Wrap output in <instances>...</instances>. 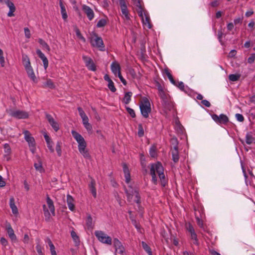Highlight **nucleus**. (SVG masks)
<instances>
[{
	"label": "nucleus",
	"instance_id": "obj_23",
	"mask_svg": "<svg viewBox=\"0 0 255 255\" xmlns=\"http://www.w3.org/2000/svg\"><path fill=\"white\" fill-rule=\"evenodd\" d=\"M111 67V70L115 75H116L117 73L119 74V72H121V67L120 64L118 62H113Z\"/></svg>",
	"mask_w": 255,
	"mask_h": 255
},
{
	"label": "nucleus",
	"instance_id": "obj_46",
	"mask_svg": "<svg viewBox=\"0 0 255 255\" xmlns=\"http://www.w3.org/2000/svg\"><path fill=\"white\" fill-rule=\"evenodd\" d=\"M61 142H57V143H56V150L57 152V154L59 156H61V154H62V151H61Z\"/></svg>",
	"mask_w": 255,
	"mask_h": 255
},
{
	"label": "nucleus",
	"instance_id": "obj_45",
	"mask_svg": "<svg viewBox=\"0 0 255 255\" xmlns=\"http://www.w3.org/2000/svg\"><path fill=\"white\" fill-rule=\"evenodd\" d=\"M83 59L84 61L86 66H88L89 64H90L91 62L93 61L90 57L86 56H83Z\"/></svg>",
	"mask_w": 255,
	"mask_h": 255
},
{
	"label": "nucleus",
	"instance_id": "obj_37",
	"mask_svg": "<svg viewBox=\"0 0 255 255\" xmlns=\"http://www.w3.org/2000/svg\"><path fill=\"white\" fill-rule=\"evenodd\" d=\"M141 245L143 249L144 250V251L147 252V254L150 253L152 252L151 248L149 247V246L144 242H141Z\"/></svg>",
	"mask_w": 255,
	"mask_h": 255
},
{
	"label": "nucleus",
	"instance_id": "obj_26",
	"mask_svg": "<svg viewBox=\"0 0 255 255\" xmlns=\"http://www.w3.org/2000/svg\"><path fill=\"white\" fill-rule=\"evenodd\" d=\"M22 61L25 69L31 66L29 58L27 55L24 54L22 55Z\"/></svg>",
	"mask_w": 255,
	"mask_h": 255
},
{
	"label": "nucleus",
	"instance_id": "obj_50",
	"mask_svg": "<svg viewBox=\"0 0 255 255\" xmlns=\"http://www.w3.org/2000/svg\"><path fill=\"white\" fill-rule=\"evenodd\" d=\"M0 63L1 66L3 67L4 65V58L3 56V51L1 49H0Z\"/></svg>",
	"mask_w": 255,
	"mask_h": 255
},
{
	"label": "nucleus",
	"instance_id": "obj_41",
	"mask_svg": "<svg viewBox=\"0 0 255 255\" xmlns=\"http://www.w3.org/2000/svg\"><path fill=\"white\" fill-rule=\"evenodd\" d=\"M190 236L191 239L193 241V244L197 246H198L199 243L198 239L197 238V235L196 234V233L194 234L192 233V234H191Z\"/></svg>",
	"mask_w": 255,
	"mask_h": 255
},
{
	"label": "nucleus",
	"instance_id": "obj_38",
	"mask_svg": "<svg viewBox=\"0 0 255 255\" xmlns=\"http://www.w3.org/2000/svg\"><path fill=\"white\" fill-rule=\"evenodd\" d=\"M34 166L36 170L39 171L41 173L44 172V171L41 162H39L38 163H35L34 164Z\"/></svg>",
	"mask_w": 255,
	"mask_h": 255
},
{
	"label": "nucleus",
	"instance_id": "obj_60",
	"mask_svg": "<svg viewBox=\"0 0 255 255\" xmlns=\"http://www.w3.org/2000/svg\"><path fill=\"white\" fill-rule=\"evenodd\" d=\"M169 79L170 81L174 85H176V81L174 80L172 75L170 73H168L167 76Z\"/></svg>",
	"mask_w": 255,
	"mask_h": 255
},
{
	"label": "nucleus",
	"instance_id": "obj_57",
	"mask_svg": "<svg viewBox=\"0 0 255 255\" xmlns=\"http://www.w3.org/2000/svg\"><path fill=\"white\" fill-rule=\"evenodd\" d=\"M25 36L26 38H29L31 36L30 31L27 27L24 28Z\"/></svg>",
	"mask_w": 255,
	"mask_h": 255
},
{
	"label": "nucleus",
	"instance_id": "obj_44",
	"mask_svg": "<svg viewBox=\"0 0 255 255\" xmlns=\"http://www.w3.org/2000/svg\"><path fill=\"white\" fill-rule=\"evenodd\" d=\"M138 135L139 137H142L144 135V130L141 124L138 125Z\"/></svg>",
	"mask_w": 255,
	"mask_h": 255
},
{
	"label": "nucleus",
	"instance_id": "obj_53",
	"mask_svg": "<svg viewBox=\"0 0 255 255\" xmlns=\"http://www.w3.org/2000/svg\"><path fill=\"white\" fill-rule=\"evenodd\" d=\"M89 70L95 71L96 70V67L93 61L90 64L86 66Z\"/></svg>",
	"mask_w": 255,
	"mask_h": 255
},
{
	"label": "nucleus",
	"instance_id": "obj_32",
	"mask_svg": "<svg viewBox=\"0 0 255 255\" xmlns=\"http://www.w3.org/2000/svg\"><path fill=\"white\" fill-rule=\"evenodd\" d=\"M43 86L44 87H47L51 89L55 88L54 84L50 79L46 80V81L44 83Z\"/></svg>",
	"mask_w": 255,
	"mask_h": 255
},
{
	"label": "nucleus",
	"instance_id": "obj_18",
	"mask_svg": "<svg viewBox=\"0 0 255 255\" xmlns=\"http://www.w3.org/2000/svg\"><path fill=\"white\" fill-rule=\"evenodd\" d=\"M26 73L28 75V77L34 83L37 82V78L35 75L33 70L32 67H29L25 69Z\"/></svg>",
	"mask_w": 255,
	"mask_h": 255
},
{
	"label": "nucleus",
	"instance_id": "obj_51",
	"mask_svg": "<svg viewBox=\"0 0 255 255\" xmlns=\"http://www.w3.org/2000/svg\"><path fill=\"white\" fill-rule=\"evenodd\" d=\"M255 60V53L251 54L248 59V62L250 64L254 63Z\"/></svg>",
	"mask_w": 255,
	"mask_h": 255
},
{
	"label": "nucleus",
	"instance_id": "obj_2",
	"mask_svg": "<svg viewBox=\"0 0 255 255\" xmlns=\"http://www.w3.org/2000/svg\"><path fill=\"white\" fill-rule=\"evenodd\" d=\"M71 133L73 137L78 143V149L80 153L86 158H90V155L86 149L87 143L83 137L75 130H72Z\"/></svg>",
	"mask_w": 255,
	"mask_h": 255
},
{
	"label": "nucleus",
	"instance_id": "obj_1",
	"mask_svg": "<svg viewBox=\"0 0 255 255\" xmlns=\"http://www.w3.org/2000/svg\"><path fill=\"white\" fill-rule=\"evenodd\" d=\"M156 172L160 178L162 186L165 187L167 183V181L164 174V168L162 164L160 162H157L155 163L150 164V174L152 177V182L154 184H157V179L155 173Z\"/></svg>",
	"mask_w": 255,
	"mask_h": 255
},
{
	"label": "nucleus",
	"instance_id": "obj_20",
	"mask_svg": "<svg viewBox=\"0 0 255 255\" xmlns=\"http://www.w3.org/2000/svg\"><path fill=\"white\" fill-rule=\"evenodd\" d=\"M7 233L9 238L12 241H16L17 238L14 234V231L12 229V227L10 225H9L6 228Z\"/></svg>",
	"mask_w": 255,
	"mask_h": 255
},
{
	"label": "nucleus",
	"instance_id": "obj_49",
	"mask_svg": "<svg viewBox=\"0 0 255 255\" xmlns=\"http://www.w3.org/2000/svg\"><path fill=\"white\" fill-rule=\"evenodd\" d=\"M196 219L197 221V225L199 226V227L204 230V226L203 221L198 217H196Z\"/></svg>",
	"mask_w": 255,
	"mask_h": 255
},
{
	"label": "nucleus",
	"instance_id": "obj_7",
	"mask_svg": "<svg viewBox=\"0 0 255 255\" xmlns=\"http://www.w3.org/2000/svg\"><path fill=\"white\" fill-rule=\"evenodd\" d=\"M91 43L93 47L99 49L101 51H105V45L101 37L95 34L91 39Z\"/></svg>",
	"mask_w": 255,
	"mask_h": 255
},
{
	"label": "nucleus",
	"instance_id": "obj_35",
	"mask_svg": "<svg viewBox=\"0 0 255 255\" xmlns=\"http://www.w3.org/2000/svg\"><path fill=\"white\" fill-rule=\"evenodd\" d=\"M149 154L151 157H155L156 155V146L153 145L149 149Z\"/></svg>",
	"mask_w": 255,
	"mask_h": 255
},
{
	"label": "nucleus",
	"instance_id": "obj_14",
	"mask_svg": "<svg viewBox=\"0 0 255 255\" xmlns=\"http://www.w3.org/2000/svg\"><path fill=\"white\" fill-rule=\"evenodd\" d=\"M82 10L86 14L89 20H92L94 17V12L92 8L85 4L82 5Z\"/></svg>",
	"mask_w": 255,
	"mask_h": 255
},
{
	"label": "nucleus",
	"instance_id": "obj_25",
	"mask_svg": "<svg viewBox=\"0 0 255 255\" xmlns=\"http://www.w3.org/2000/svg\"><path fill=\"white\" fill-rule=\"evenodd\" d=\"M74 199L70 195H67V203L69 209L73 211L75 210V205L73 203Z\"/></svg>",
	"mask_w": 255,
	"mask_h": 255
},
{
	"label": "nucleus",
	"instance_id": "obj_17",
	"mask_svg": "<svg viewBox=\"0 0 255 255\" xmlns=\"http://www.w3.org/2000/svg\"><path fill=\"white\" fill-rule=\"evenodd\" d=\"M5 3L9 8V11L7 13V16L8 17L13 16L14 15L13 13L16 9L13 3L9 0H7L5 1Z\"/></svg>",
	"mask_w": 255,
	"mask_h": 255
},
{
	"label": "nucleus",
	"instance_id": "obj_15",
	"mask_svg": "<svg viewBox=\"0 0 255 255\" xmlns=\"http://www.w3.org/2000/svg\"><path fill=\"white\" fill-rule=\"evenodd\" d=\"M23 134L24 135V138L28 143L29 146L34 147V145H35V140L34 138L31 136L30 132L28 130H24Z\"/></svg>",
	"mask_w": 255,
	"mask_h": 255
},
{
	"label": "nucleus",
	"instance_id": "obj_42",
	"mask_svg": "<svg viewBox=\"0 0 255 255\" xmlns=\"http://www.w3.org/2000/svg\"><path fill=\"white\" fill-rule=\"evenodd\" d=\"M108 87L112 92H115L117 90L116 88L114 86V83L112 80H111L110 81L108 82Z\"/></svg>",
	"mask_w": 255,
	"mask_h": 255
},
{
	"label": "nucleus",
	"instance_id": "obj_59",
	"mask_svg": "<svg viewBox=\"0 0 255 255\" xmlns=\"http://www.w3.org/2000/svg\"><path fill=\"white\" fill-rule=\"evenodd\" d=\"M43 61L44 68L46 69L48 66V61L46 56L41 59Z\"/></svg>",
	"mask_w": 255,
	"mask_h": 255
},
{
	"label": "nucleus",
	"instance_id": "obj_27",
	"mask_svg": "<svg viewBox=\"0 0 255 255\" xmlns=\"http://www.w3.org/2000/svg\"><path fill=\"white\" fill-rule=\"evenodd\" d=\"M9 206L11 209L12 212L13 214H17L18 213V209L15 205L14 199L13 197H11L9 200Z\"/></svg>",
	"mask_w": 255,
	"mask_h": 255
},
{
	"label": "nucleus",
	"instance_id": "obj_31",
	"mask_svg": "<svg viewBox=\"0 0 255 255\" xmlns=\"http://www.w3.org/2000/svg\"><path fill=\"white\" fill-rule=\"evenodd\" d=\"M43 209L44 211V215L45 218V220L46 221H49L51 217V215L50 214L49 211H48V209L47 208L45 205H43Z\"/></svg>",
	"mask_w": 255,
	"mask_h": 255
},
{
	"label": "nucleus",
	"instance_id": "obj_36",
	"mask_svg": "<svg viewBox=\"0 0 255 255\" xmlns=\"http://www.w3.org/2000/svg\"><path fill=\"white\" fill-rule=\"evenodd\" d=\"M241 77L240 74H230L229 76V79L231 81H237L239 80Z\"/></svg>",
	"mask_w": 255,
	"mask_h": 255
},
{
	"label": "nucleus",
	"instance_id": "obj_58",
	"mask_svg": "<svg viewBox=\"0 0 255 255\" xmlns=\"http://www.w3.org/2000/svg\"><path fill=\"white\" fill-rule=\"evenodd\" d=\"M36 251L39 254V255H44V254L42 251V248L39 244H37L36 246Z\"/></svg>",
	"mask_w": 255,
	"mask_h": 255
},
{
	"label": "nucleus",
	"instance_id": "obj_39",
	"mask_svg": "<svg viewBox=\"0 0 255 255\" xmlns=\"http://www.w3.org/2000/svg\"><path fill=\"white\" fill-rule=\"evenodd\" d=\"M136 7H137L136 10H137V12L138 13V16L139 17H140L141 19H143V17H144L143 16L144 10L142 8L141 5L140 4V5L136 6Z\"/></svg>",
	"mask_w": 255,
	"mask_h": 255
},
{
	"label": "nucleus",
	"instance_id": "obj_61",
	"mask_svg": "<svg viewBox=\"0 0 255 255\" xmlns=\"http://www.w3.org/2000/svg\"><path fill=\"white\" fill-rule=\"evenodd\" d=\"M118 77L119 78H120V80L121 81V82L123 83V84L124 85H127V81L126 80L123 78V77L122 76V74H121V72H119V74H118Z\"/></svg>",
	"mask_w": 255,
	"mask_h": 255
},
{
	"label": "nucleus",
	"instance_id": "obj_43",
	"mask_svg": "<svg viewBox=\"0 0 255 255\" xmlns=\"http://www.w3.org/2000/svg\"><path fill=\"white\" fill-rule=\"evenodd\" d=\"M75 31L76 32V34L77 36L79 39H81L84 42H85L86 41L85 38L82 36L80 30L78 28H77V27L75 28Z\"/></svg>",
	"mask_w": 255,
	"mask_h": 255
},
{
	"label": "nucleus",
	"instance_id": "obj_63",
	"mask_svg": "<svg viewBox=\"0 0 255 255\" xmlns=\"http://www.w3.org/2000/svg\"><path fill=\"white\" fill-rule=\"evenodd\" d=\"M210 5L213 7H216L219 5V2L217 0H214L210 3Z\"/></svg>",
	"mask_w": 255,
	"mask_h": 255
},
{
	"label": "nucleus",
	"instance_id": "obj_40",
	"mask_svg": "<svg viewBox=\"0 0 255 255\" xmlns=\"http://www.w3.org/2000/svg\"><path fill=\"white\" fill-rule=\"evenodd\" d=\"M107 22L106 19H101L97 22V27L99 28L103 27L106 25Z\"/></svg>",
	"mask_w": 255,
	"mask_h": 255
},
{
	"label": "nucleus",
	"instance_id": "obj_13",
	"mask_svg": "<svg viewBox=\"0 0 255 255\" xmlns=\"http://www.w3.org/2000/svg\"><path fill=\"white\" fill-rule=\"evenodd\" d=\"M46 118L53 129L55 131H57L59 129V126L58 123L54 120L51 115L48 114H46Z\"/></svg>",
	"mask_w": 255,
	"mask_h": 255
},
{
	"label": "nucleus",
	"instance_id": "obj_10",
	"mask_svg": "<svg viewBox=\"0 0 255 255\" xmlns=\"http://www.w3.org/2000/svg\"><path fill=\"white\" fill-rule=\"evenodd\" d=\"M160 98L162 101V104L165 108L170 109L173 107V104L170 100L169 95L165 92H163L159 94Z\"/></svg>",
	"mask_w": 255,
	"mask_h": 255
},
{
	"label": "nucleus",
	"instance_id": "obj_52",
	"mask_svg": "<svg viewBox=\"0 0 255 255\" xmlns=\"http://www.w3.org/2000/svg\"><path fill=\"white\" fill-rule=\"evenodd\" d=\"M177 87H178L181 90L184 91V84L182 82H179L178 83L176 82V85Z\"/></svg>",
	"mask_w": 255,
	"mask_h": 255
},
{
	"label": "nucleus",
	"instance_id": "obj_48",
	"mask_svg": "<svg viewBox=\"0 0 255 255\" xmlns=\"http://www.w3.org/2000/svg\"><path fill=\"white\" fill-rule=\"evenodd\" d=\"M126 110H127L128 113L130 115V116L132 118H133L135 117L136 115H135V112L133 109H131L129 107H126Z\"/></svg>",
	"mask_w": 255,
	"mask_h": 255
},
{
	"label": "nucleus",
	"instance_id": "obj_28",
	"mask_svg": "<svg viewBox=\"0 0 255 255\" xmlns=\"http://www.w3.org/2000/svg\"><path fill=\"white\" fill-rule=\"evenodd\" d=\"M86 224L88 229H92L94 227L92 218L89 214L88 215L86 220Z\"/></svg>",
	"mask_w": 255,
	"mask_h": 255
},
{
	"label": "nucleus",
	"instance_id": "obj_12",
	"mask_svg": "<svg viewBox=\"0 0 255 255\" xmlns=\"http://www.w3.org/2000/svg\"><path fill=\"white\" fill-rule=\"evenodd\" d=\"M114 246L116 250V252L123 255L125 253V249L122 243L117 238L114 239Z\"/></svg>",
	"mask_w": 255,
	"mask_h": 255
},
{
	"label": "nucleus",
	"instance_id": "obj_4",
	"mask_svg": "<svg viewBox=\"0 0 255 255\" xmlns=\"http://www.w3.org/2000/svg\"><path fill=\"white\" fill-rule=\"evenodd\" d=\"M139 108L143 117L145 118H147L151 110L150 104L148 100L146 98L144 99L143 102H141L139 105Z\"/></svg>",
	"mask_w": 255,
	"mask_h": 255
},
{
	"label": "nucleus",
	"instance_id": "obj_21",
	"mask_svg": "<svg viewBox=\"0 0 255 255\" xmlns=\"http://www.w3.org/2000/svg\"><path fill=\"white\" fill-rule=\"evenodd\" d=\"M59 5L61 9V13L62 18L64 20H66L68 17V15L67 14L65 4L62 0H59Z\"/></svg>",
	"mask_w": 255,
	"mask_h": 255
},
{
	"label": "nucleus",
	"instance_id": "obj_62",
	"mask_svg": "<svg viewBox=\"0 0 255 255\" xmlns=\"http://www.w3.org/2000/svg\"><path fill=\"white\" fill-rule=\"evenodd\" d=\"M83 125L88 131L92 130V125L89 123L85 124Z\"/></svg>",
	"mask_w": 255,
	"mask_h": 255
},
{
	"label": "nucleus",
	"instance_id": "obj_29",
	"mask_svg": "<svg viewBox=\"0 0 255 255\" xmlns=\"http://www.w3.org/2000/svg\"><path fill=\"white\" fill-rule=\"evenodd\" d=\"M254 140L253 134L252 132H248L246 135V142L248 144H251Z\"/></svg>",
	"mask_w": 255,
	"mask_h": 255
},
{
	"label": "nucleus",
	"instance_id": "obj_54",
	"mask_svg": "<svg viewBox=\"0 0 255 255\" xmlns=\"http://www.w3.org/2000/svg\"><path fill=\"white\" fill-rule=\"evenodd\" d=\"M156 86L157 87V89L158 91V95L164 92L163 87L159 83H158V82L157 83Z\"/></svg>",
	"mask_w": 255,
	"mask_h": 255
},
{
	"label": "nucleus",
	"instance_id": "obj_8",
	"mask_svg": "<svg viewBox=\"0 0 255 255\" xmlns=\"http://www.w3.org/2000/svg\"><path fill=\"white\" fill-rule=\"evenodd\" d=\"M172 144H175L173 148L171 149L172 154V159L175 163H177L179 161V156L178 147V142L176 138L172 139Z\"/></svg>",
	"mask_w": 255,
	"mask_h": 255
},
{
	"label": "nucleus",
	"instance_id": "obj_16",
	"mask_svg": "<svg viewBox=\"0 0 255 255\" xmlns=\"http://www.w3.org/2000/svg\"><path fill=\"white\" fill-rule=\"evenodd\" d=\"M4 151L5 154L3 155L4 160L8 161L10 159V155L11 153V148L8 143L4 144Z\"/></svg>",
	"mask_w": 255,
	"mask_h": 255
},
{
	"label": "nucleus",
	"instance_id": "obj_5",
	"mask_svg": "<svg viewBox=\"0 0 255 255\" xmlns=\"http://www.w3.org/2000/svg\"><path fill=\"white\" fill-rule=\"evenodd\" d=\"M95 235L98 240L101 243L109 245H112V238L104 232L101 231H96L95 232Z\"/></svg>",
	"mask_w": 255,
	"mask_h": 255
},
{
	"label": "nucleus",
	"instance_id": "obj_56",
	"mask_svg": "<svg viewBox=\"0 0 255 255\" xmlns=\"http://www.w3.org/2000/svg\"><path fill=\"white\" fill-rule=\"evenodd\" d=\"M235 117L238 121H239L240 122H244V117H243V116L242 115H241L240 114H236L235 115Z\"/></svg>",
	"mask_w": 255,
	"mask_h": 255
},
{
	"label": "nucleus",
	"instance_id": "obj_22",
	"mask_svg": "<svg viewBox=\"0 0 255 255\" xmlns=\"http://www.w3.org/2000/svg\"><path fill=\"white\" fill-rule=\"evenodd\" d=\"M123 171L125 173V177L126 178V182L127 183H129L130 180V173L128 170V168L126 165V164L124 163L123 164Z\"/></svg>",
	"mask_w": 255,
	"mask_h": 255
},
{
	"label": "nucleus",
	"instance_id": "obj_24",
	"mask_svg": "<svg viewBox=\"0 0 255 255\" xmlns=\"http://www.w3.org/2000/svg\"><path fill=\"white\" fill-rule=\"evenodd\" d=\"M46 202L52 215L55 216V208L53 202L48 196L46 198Z\"/></svg>",
	"mask_w": 255,
	"mask_h": 255
},
{
	"label": "nucleus",
	"instance_id": "obj_6",
	"mask_svg": "<svg viewBox=\"0 0 255 255\" xmlns=\"http://www.w3.org/2000/svg\"><path fill=\"white\" fill-rule=\"evenodd\" d=\"M7 113L10 116L18 119H25L28 118V113L25 111L16 110L13 111L12 110H7Z\"/></svg>",
	"mask_w": 255,
	"mask_h": 255
},
{
	"label": "nucleus",
	"instance_id": "obj_64",
	"mask_svg": "<svg viewBox=\"0 0 255 255\" xmlns=\"http://www.w3.org/2000/svg\"><path fill=\"white\" fill-rule=\"evenodd\" d=\"M36 53L41 59H42L45 56L44 54L39 49H37L36 50Z\"/></svg>",
	"mask_w": 255,
	"mask_h": 255
},
{
	"label": "nucleus",
	"instance_id": "obj_33",
	"mask_svg": "<svg viewBox=\"0 0 255 255\" xmlns=\"http://www.w3.org/2000/svg\"><path fill=\"white\" fill-rule=\"evenodd\" d=\"M144 14L145 15V18H144V17H143V19H141L142 22L144 25H147V26L148 28H151V25L150 23L149 17L147 15H146L145 14V12H144Z\"/></svg>",
	"mask_w": 255,
	"mask_h": 255
},
{
	"label": "nucleus",
	"instance_id": "obj_3",
	"mask_svg": "<svg viewBox=\"0 0 255 255\" xmlns=\"http://www.w3.org/2000/svg\"><path fill=\"white\" fill-rule=\"evenodd\" d=\"M125 191L127 196V200L130 202L132 200L133 196H135L134 201L137 204H140V196L139 193V189L137 187H133L131 185L128 186V189L125 188Z\"/></svg>",
	"mask_w": 255,
	"mask_h": 255
},
{
	"label": "nucleus",
	"instance_id": "obj_47",
	"mask_svg": "<svg viewBox=\"0 0 255 255\" xmlns=\"http://www.w3.org/2000/svg\"><path fill=\"white\" fill-rule=\"evenodd\" d=\"M71 237L76 243H79V239L75 232L72 231L71 233Z\"/></svg>",
	"mask_w": 255,
	"mask_h": 255
},
{
	"label": "nucleus",
	"instance_id": "obj_55",
	"mask_svg": "<svg viewBox=\"0 0 255 255\" xmlns=\"http://www.w3.org/2000/svg\"><path fill=\"white\" fill-rule=\"evenodd\" d=\"M47 143V147L48 148H49V149L50 150V152L53 153L54 152V149L52 146V141L51 140L46 142Z\"/></svg>",
	"mask_w": 255,
	"mask_h": 255
},
{
	"label": "nucleus",
	"instance_id": "obj_34",
	"mask_svg": "<svg viewBox=\"0 0 255 255\" xmlns=\"http://www.w3.org/2000/svg\"><path fill=\"white\" fill-rule=\"evenodd\" d=\"M38 42L42 46L43 48L47 50L48 51H50V48L49 46L42 39L39 38L38 39Z\"/></svg>",
	"mask_w": 255,
	"mask_h": 255
},
{
	"label": "nucleus",
	"instance_id": "obj_30",
	"mask_svg": "<svg viewBox=\"0 0 255 255\" xmlns=\"http://www.w3.org/2000/svg\"><path fill=\"white\" fill-rule=\"evenodd\" d=\"M132 93L131 92H128L125 93V96L123 99V102L125 104H128L131 100V97L132 96Z\"/></svg>",
	"mask_w": 255,
	"mask_h": 255
},
{
	"label": "nucleus",
	"instance_id": "obj_11",
	"mask_svg": "<svg viewBox=\"0 0 255 255\" xmlns=\"http://www.w3.org/2000/svg\"><path fill=\"white\" fill-rule=\"evenodd\" d=\"M119 4L122 12V14L124 18L127 20H129L130 17L127 7L126 0H119Z\"/></svg>",
	"mask_w": 255,
	"mask_h": 255
},
{
	"label": "nucleus",
	"instance_id": "obj_19",
	"mask_svg": "<svg viewBox=\"0 0 255 255\" xmlns=\"http://www.w3.org/2000/svg\"><path fill=\"white\" fill-rule=\"evenodd\" d=\"M91 179L90 183L89 184V188L93 197L96 198L97 197L96 189L95 188L96 182L93 178H91Z\"/></svg>",
	"mask_w": 255,
	"mask_h": 255
},
{
	"label": "nucleus",
	"instance_id": "obj_9",
	"mask_svg": "<svg viewBox=\"0 0 255 255\" xmlns=\"http://www.w3.org/2000/svg\"><path fill=\"white\" fill-rule=\"evenodd\" d=\"M211 117L212 119L219 125H227L229 122L228 117L226 115L223 114L219 116L214 114L211 115Z\"/></svg>",
	"mask_w": 255,
	"mask_h": 255
}]
</instances>
